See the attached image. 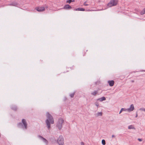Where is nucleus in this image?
I'll return each instance as SVG.
<instances>
[{"mask_svg":"<svg viewBox=\"0 0 145 145\" xmlns=\"http://www.w3.org/2000/svg\"><path fill=\"white\" fill-rule=\"evenodd\" d=\"M98 115L101 116L102 115V113L101 112H99L98 114Z\"/></svg>","mask_w":145,"mask_h":145,"instance_id":"412c9836","label":"nucleus"},{"mask_svg":"<svg viewBox=\"0 0 145 145\" xmlns=\"http://www.w3.org/2000/svg\"><path fill=\"white\" fill-rule=\"evenodd\" d=\"M57 142L60 145H63L64 144V139L62 136H60L58 138Z\"/></svg>","mask_w":145,"mask_h":145,"instance_id":"7ed1b4c3","label":"nucleus"},{"mask_svg":"<svg viewBox=\"0 0 145 145\" xmlns=\"http://www.w3.org/2000/svg\"><path fill=\"white\" fill-rule=\"evenodd\" d=\"M98 100H99L101 101H105L106 100V98L104 97H103L99 99Z\"/></svg>","mask_w":145,"mask_h":145,"instance_id":"9b49d317","label":"nucleus"},{"mask_svg":"<svg viewBox=\"0 0 145 145\" xmlns=\"http://www.w3.org/2000/svg\"><path fill=\"white\" fill-rule=\"evenodd\" d=\"M74 0L72 1V0H68L66 2L67 3H70L72 2H74Z\"/></svg>","mask_w":145,"mask_h":145,"instance_id":"dca6fc26","label":"nucleus"},{"mask_svg":"<svg viewBox=\"0 0 145 145\" xmlns=\"http://www.w3.org/2000/svg\"><path fill=\"white\" fill-rule=\"evenodd\" d=\"M87 11H91V10H87Z\"/></svg>","mask_w":145,"mask_h":145,"instance_id":"c85d7f7f","label":"nucleus"},{"mask_svg":"<svg viewBox=\"0 0 145 145\" xmlns=\"http://www.w3.org/2000/svg\"><path fill=\"white\" fill-rule=\"evenodd\" d=\"M134 106L133 104L131 105L130 108L127 109V111L129 112H131L133 111L134 109Z\"/></svg>","mask_w":145,"mask_h":145,"instance_id":"423d86ee","label":"nucleus"},{"mask_svg":"<svg viewBox=\"0 0 145 145\" xmlns=\"http://www.w3.org/2000/svg\"><path fill=\"white\" fill-rule=\"evenodd\" d=\"M74 93H72L70 95V96L71 97H74Z\"/></svg>","mask_w":145,"mask_h":145,"instance_id":"a211bd4d","label":"nucleus"},{"mask_svg":"<svg viewBox=\"0 0 145 145\" xmlns=\"http://www.w3.org/2000/svg\"><path fill=\"white\" fill-rule=\"evenodd\" d=\"M74 10L75 11H84L85 10V9L83 8H78L75 9Z\"/></svg>","mask_w":145,"mask_h":145,"instance_id":"9d476101","label":"nucleus"},{"mask_svg":"<svg viewBox=\"0 0 145 145\" xmlns=\"http://www.w3.org/2000/svg\"><path fill=\"white\" fill-rule=\"evenodd\" d=\"M124 109V108H122L119 114H120L122 112V111H123V110Z\"/></svg>","mask_w":145,"mask_h":145,"instance_id":"6ab92c4d","label":"nucleus"},{"mask_svg":"<svg viewBox=\"0 0 145 145\" xmlns=\"http://www.w3.org/2000/svg\"><path fill=\"white\" fill-rule=\"evenodd\" d=\"M43 140L44 142H46V143H47V141L45 139H44V138H43Z\"/></svg>","mask_w":145,"mask_h":145,"instance_id":"4be33fe9","label":"nucleus"},{"mask_svg":"<svg viewBox=\"0 0 145 145\" xmlns=\"http://www.w3.org/2000/svg\"><path fill=\"white\" fill-rule=\"evenodd\" d=\"M119 0H111L107 4L108 7H111L116 5L118 2Z\"/></svg>","mask_w":145,"mask_h":145,"instance_id":"f03ea898","label":"nucleus"},{"mask_svg":"<svg viewBox=\"0 0 145 145\" xmlns=\"http://www.w3.org/2000/svg\"><path fill=\"white\" fill-rule=\"evenodd\" d=\"M63 122V120L62 119H60L57 122V126L59 129H60L62 127V124Z\"/></svg>","mask_w":145,"mask_h":145,"instance_id":"20e7f679","label":"nucleus"},{"mask_svg":"<svg viewBox=\"0 0 145 145\" xmlns=\"http://www.w3.org/2000/svg\"><path fill=\"white\" fill-rule=\"evenodd\" d=\"M84 5L85 6H87L88 5V4H86L85 3H84Z\"/></svg>","mask_w":145,"mask_h":145,"instance_id":"5701e85b","label":"nucleus"},{"mask_svg":"<svg viewBox=\"0 0 145 145\" xmlns=\"http://www.w3.org/2000/svg\"><path fill=\"white\" fill-rule=\"evenodd\" d=\"M115 137V136L114 135H112V138H113V137Z\"/></svg>","mask_w":145,"mask_h":145,"instance_id":"cd10ccee","label":"nucleus"},{"mask_svg":"<svg viewBox=\"0 0 145 145\" xmlns=\"http://www.w3.org/2000/svg\"><path fill=\"white\" fill-rule=\"evenodd\" d=\"M97 91H95L92 93H91V94L92 95L95 96L97 94Z\"/></svg>","mask_w":145,"mask_h":145,"instance_id":"ddd939ff","label":"nucleus"},{"mask_svg":"<svg viewBox=\"0 0 145 145\" xmlns=\"http://www.w3.org/2000/svg\"><path fill=\"white\" fill-rule=\"evenodd\" d=\"M17 5V3H11L9 5L10 6H16Z\"/></svg>","mask_w":145,"mask_h":145,"instance_id":"2eb2a0df","label":"nucleus"},{"mask_svg":"<svg viewBox=\"0 0 145 145\" xmlns=\"http://www.w3.org/2000/svg\"><path fill=\"white\" fill-rule=\"evenodd\" d=\"M124 110H123V111H127V109H125V108H124Z\"/></svg>","mask_w":145,"mask_h":145,"instance_id":"bb28decb","label":"nucleus"},{"mask_svg":"<svg viewBox=\"0 0 145 145\" xmlns=\"http://www.w3.org/2000/svg\"><path fill=\"white\" fill-rule=\"evenodd\" d=\"M95 105L97 106H98L99 105V104L98 103H96Z\"/></svg>","mask_w":145,"mask_h":145,"instance_id":"393cba45","label":"nucleus"},{"mask_svg":"<svg viewBox=\"0 0 145 145\" xmlns=\"http://www.w3.org/2000/svg\"><path fill=\"white\" fill-rule=\"evenodd\" d=\"M46 116L47 119L46 120V123L48 129H49L50 127V124H53L54 122V121L52 116L50 115L48 113H46Z\"/></svg>","mask_w":145,"mask_h":145,"instance_id":"f257e3e1","label":"nucleus"},{"mask_svg":"<svg viewBox=\"0 0 145 145\" xmlns=\"http://www.w3.org/2000/svg\"><path fill=\"white\" fill-rule=\"evenodd\" d=\"M22 122L25 128L26 129L27 128V124L25 120L24 119H23L22 120Z\"/></svg>","mask_w":145,"mask_h":145,"instance_id":"6e6552de","label":"nucleus"},{"mask_svg":"<svg viewBox=\"0 0 145 145\" xmlns=\"http://www.w3.org/2000/svg\"><path fill=\"white\" fill-rule=\"evenodd\" d=\"M35 9L38 12H42L45 10V8L43 7H39L35 8Z\"/></svg>","mask_w":145,"mask_h":145,"instance_id":"39448f33","label":"nucleus"},{"mask_svg":"<svg viewBox=\"0 0 145 145\" xmlns=\"http://www.w3.org/2000/svg\"><path fill=\"white\" fill-rule=\"evenodd\" d=\"M102 143L103 145H105L106 144V142L105 140L103 139L102 140Z\"/></svg>","mask_w":145,"mask_h":145,"instance_id":"f3484780","label":"nucleus"},{"mask_svg":"<svg viewBox=\"0 0 145 145\" xmlns=\"http://www.w3.org/2000/svg\"><path fill=\"white\" fill-rule=\"evenodd\" d=\"M128 128L129 129H135V128L134 127L133 125H129L128 127Z\"/></svg>","mask_w":145,"mask_h":145,"instance_id":"f8f14e48","label":"nucleus"},{"mask_svg":"<svg viewBox=\"0 0 145 145\" xmlns=\"http://www.w3.org/2000/svg\"><path fill=\"white\" fill-rule=\"evenodd\" d=\"M145 14V8H144L140 12V14L141 15Z\"/></svg>","mask_w":145,"mask_h":145,"instance_id":"4468645a","label":"nucleus"},{"mask_svg":"<svg viewBox=\"0 0 145 145\" xmlns=\"http://www.w3.org/2000/svg\"><path fill=\"white\" fill-rule=\"evenodd\" d=\"M138 140L139 141H142V140L141 139H140V138H138Z\"/></svg>","mask_w":145,"mask_h":145,"instance_id":"b1692460","label":"nucleus"},{"mask_svg":"<svg viewBox=\"0 0 145 145\" xmlns=\"http://www.w3.org/2000/svg\"><path fill=\"white\" fill-rule=\"evenodd\" d=\"M108 83L110 86H112L114 85V82L113 80H111L108 81Z\"/></svg>","mask_w":145,"mask_h":145,"instance_id":"1a4fd4ad","label":"nucleus"},{"mask_svg":"<svg viewBox=\"0 0 145 145\" xmlns=\"http://www.w3.org/2000/svg\"><path fill=\"white\" fill-rule=\"evenodd\" d=\"M140 110H142V111H143L145 112V108H140Z\"/></svg>","mask_w":145,"mask_h":145,"instance_id":"aec40b11","label":"nucleus"},{"mask_svg":"<svg viewBox=\"0 0 145 145\" xmlns=\"http://www.w3.org/2000/svg\"><path fill=\"white\" fill-rule=\"evenodd\" d=\"M71 8V7L68 5H65L63 8V9H70Z\"/></svg>","mask_w":145,"mask_h":145,"instance_id":"0eeeda50","label":"nucleus"},{"mask_svg":"<svg viewBox=\"0 0 145 145\" xmlns=\"http://www.w3.org/2000/svg\"><path fill=\"white\" fill-rule=\"evenodd\" d=\"M81 145H84V143L83 142H82L81 143Z\"/></svg>","mask_w":145,"mask_h":145,"instance_id":"a878e982","label":"nucleus"}]
</instances>
